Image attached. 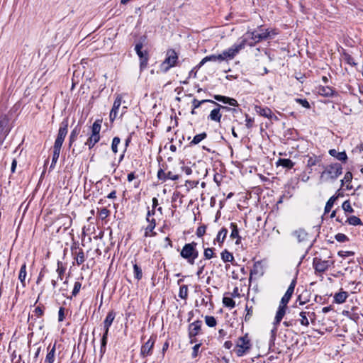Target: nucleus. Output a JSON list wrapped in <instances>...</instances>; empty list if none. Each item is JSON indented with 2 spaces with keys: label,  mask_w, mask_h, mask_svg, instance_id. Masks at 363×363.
Here are the masks:
<instances>
[{
  "label": "nucleus",
  "mask_w": 363,
  "mask_h": 363,
  "mask_svg": "<svg viewBox=\"0 0 363 363\" xmlns=\"http://www.w3.org/2000/svg\"><path fill=\"white\" fill-rule=\"evenodd\" d=\"M156 226L155 220L152 218L151 220V223L147 225V226L145 228V237H152L156 235L155 232H153V230L155 229Z\"/></svg>",
  "instance_id": "7c9ffc66"
},
{
  "label": "nucleus",
  "mask_w": 363,
  "mask_h": 363,
  "mask_svg": "<svg viewBox=\"0 0 363 363\" xmlns=\"http://www.w3.org/2000/svg\"><path fill=\"white\" fill-rule=\"evenodd\" d=\"M221 259L224 262H232L234 259L233 254L228 252L227 250H224L221 254Z\"/></svg>",
  "instance_id": "f704fd0d"
},
{
  "label": "nucleus",
  "mask_w": 363,
  "mask_h": 363,
  "mask_svg": "<svg viewBox=\"0 0 363 363\" xmlns=\"http://www.w3.org/2000/svg\"><path fill=\"white\" fill-rule=\"evenodd\" d=\"M110 211L106 208H103L99 211V216L101 219H105L109 216Z\"/></svg>",
  "instance_id": "680f3d73"
},
{
  "label": "nucleus",
  "mask_w": 363,
  "mask_h": 363,
  "mask_svg": "<svg viewBox=\"0 0 363 363\" xmlns=\"http://www.w3.org/2000/svg\"><path fill=\"white\" fill-rule=\"evenodd\" d=\"M352 179V174L350 172H346L344 178L341 180L342 186L345 184L350 183Z\"/></svg>",
  "instance_id": "5fc2aeb1"
},
{
  "label": "nucleus",
  "mask_w": 363,
  "mask_h": 363,
  "mask_svg": "<svg viewBox=\"0 0 363 363\" xmlns=\"http://www.w3.org/2000/svg\"><path fill=\"white\" fill-rule=\"evenodd\" d=\"M264 274V269L261 262H256L250 271V278L252 276L261 277Z\"/></svg>",
  "instance_id": "412c9836"
},
{
  "label": "nucleus",
  "mask_w": 363,
  "mask_h": 363,
  "mask_svg": "<svg viewBox=\"0 0 363 363\" xmlns=\"http://www.w3.org/2000/svg\"><path fill=\"white\" fill-rule=\"evenodd\" d=\"M196 247L197 243L193 241L190 243L185 244L181 250V257L186 259L189 264H194L196 259L199 257V252Z\"/></svg>",
  "instance_id": "7ed1b4c3"
},
{
  "label": "nucleus",
  "mask_w": 363,
  "mask_h": 363,
  "mask_svg": "<svg viewBox=\"0 0 363 363\" xmlns=\"http://www.w3.org/2000/svg\"><path fill=\"white\" fill-rule=\"evenodd\" d=\"M286 309H287V306H284L279 304L278 310L276 313L275 318H274V325L279 324V323L281 322V320H282L283 317L284 316V315L286 313Z\"/></svg>",
  "instance_id": "4be33fe9"
},
{
  "label": "nucleus",
  "mask_w": 363,
  "mask_h": 363,
  "mask_svg": "<svg viewBox=\"0 0 363 363\" xmlns=\"http://www.w3.org/2000/svg\"><path fill=\"white\" fill-rule=\"evenodd\" d=\"M206 225L199 226L196 232V234L198 237L201 238L206 233Z\"/></svg>",
  "instance_id": "052dcab7"
},
{
  "label": "nucleus",
  "mask_w": 363,
  "mask_h": 363,
  "mask_svg": "<svg viewBox=\"0 0 363 363\" xmlns=\"http://www.w3.org/2000/svg\"><path fill=\"white\" fill-rule=\"evenodd\" d=\"M155 342V337H150V339L141 347L140 355L143 357L152 354V348Z\"/></svg>",
  "instance_id": "ddd939ff"
},
{
  "label": "nucleus",
  "mask_w": 363,
  "mask_h": 363,
  "mask_svg": "<svg viewBox=\"0 0 363 363\" xmlns=\"http://www.w3.org/2000/svg\"><path fill=\"white\" fill-rule=\"evenodd\" d=\"M57 348V342L55 341L52 345L51 344L47 348V354L45 359V363H54L55 359V353Z\"/></svg>",
  "instance_id": "2eb2a0df"
},
{
  "label": "nucleus",
  "mask_w": 363,
  "mask_h": 363,
  "mask_svg": "<svg viewBox=\"0 0 363 363\" xmlns=\"http://www.w3.org/2000/svg\"><path fill=\"white\" fill-rule=\"evenodd\" d=\"M295 163L290 159L281 158L277 162V166H281L287 169H291L294 167Z\"/></svg>",
  "instance_id": "cd10ccee"
},
{
  "label": "nucleus",
  "mask_w": 363,
  "mask_h": 363,
  "mask_svg": "<svg viewBox=\"0 0 363 363\" xmlns=\"http://www.w3.org/2000/svg\"><path fill=\"white\" fill-rule=\"evenodd\" d=\"M81 286L82 284L79 281H76L74 283V289L72 292L73 296H76L78 294V293L80 291Z\"/></svg>",
  "instance_id": "bf43d9fd"
},
{
  "label": "nucleus",
  "mask_w": 363,
  "mask_h": 363,
  "mask_svg": "<svg viewBox=\"0 0 363 363\" xmlns=\"http://www.w3.org/2000/svg\"><path fill=\"white\" fill-rule=\"evenodd\" d=\"M68 131V121L64 120L60 125L57 138L54 143V147L61 148L65 140V138Z\"/></svg>",
  "instance_id": "6e6552de"
},
{
  "label": "nucleus",
  "mask_w": 363,
  "mask_h": 363,
  "mask_svg": "<svg viewBox=\"0 0 363 363\" xmlns=\"http://www.w3.org/2000/svg\"><path fill=\"white\" fill-rule=\"evenodd\" d=\"M252 347V343L248 335L238 338L234 352L238 357H242L249 352Z\"/></svg>",
  "instance_id": "39448f33"
},
{
  "label": "nucleus",
  "mask_w": 363,
  "mask_h": 363,
  "mask_svg": "<svg viewBox=\"0 0 363 363\" xmlns=\"http://www.w3.org/2000/svg\"><path fill=\"white\" fill-rule=\"evenodd\" d=\"M33 313H34L35 315H36L38 318H39L43 315L44 311L41 307L38 306L35 308Z\"/></svg>",
  "instance_id": "69168bd1"
},
{
  "label": "nucleus",
  "mask_w": 363,
  "mask_h": 363,
  "mask_svg": "<svg viewBox=\"0 0 363 363\" xmlns=\"http://www.w3.org/2000/svg\"><path fill=\"white\" fill-rule=\"evenodd\" d=\"M213 98L218 101H220L223 104H228L232 106H238V101L235 99H233V98H230V97L222 96V95H214Z\"/></svg>",
  "instance_id": "aec40b11"
},
{
  "label": "nucleus",
  "mask_w": 363,
  "mask_h": 363,
  "mask_svg": "<svg viewBox=\"0 0 363 363\" xmlns=\"http://www.w3.org/2000/svg\"><path fill=\"white\" fill-rule=\"evenodd\" d=\"M27 276L26 272V263L23 264L18 274V279L20 280L21 283L22 284L23 286H26V278Z\"/></svg>",
  "instance_id": "2f4dec72"
},
{
  "label": "nucleus",
  "mask_w": 363,
  "mask_h": 363,
  "mask_svg": "<svg viewBox=\"0 0 363 363\" xmlns=\"http://www.w3.org/2000/svg\"><path fill=\"white\" fill-rule=\"evenodd\" d=\"M319 161L320 160L316 156L309 157L307 161V166L310 167L315 166Z\"/></svg>",
  "instance_id": "3c124183"
},
{
  "label": "nucleus",
  "mask_w": 363,
  "mask_h": 363,
  "mask_svg": "<svg viewBox=\"0 0 363 363\" xmlns=\"http://www.w3.org/2000/svg\"><path fill=\"white\" fill-rule=\"evenodd\" d=\"M231 233L230 238L236 239L235 244L239 245L241 242V237L239 235V231L236 223H230Z\"/></svg>",
  "instance_id": "393cba45"
},
{
  "label": "nucleus",
  "mask_w": 363,
  "mask_h": 363,
  "mask_svg": "<svg viewBox=\"0 0 363 363\" xmlns=\"http://www.w3.org/2000/svg\"><path fill=\"white\" fill-rule=\"evenodd\" d=\"M348 297V294L346 291H340L338 293H336L334 296V301L336 303L341 304L343 303L347 298Z\"/></svg>",
  "instance_id": "c756f323"
},
{
  "label": "nucleus",
  "mask_w": 363,
  "mask_h": 363,
  "mask_svg": "<svg viewBox=\"0 0 363 363\" xmlns=\"http://www.w3.org/2000/svg\"><path fill=\"white\" fill-rule=\"evenodd\" d=\"M338 196H339V194L338 195H334L333 196H331L328 201H327V204L328 206H331V207L333 208L335 202L336 201V200L338 199Z\"/></svg>",
  "instance_id": "338daca9"
},
{
  "label": "nucleus",
  "mask_w": 363,
  "mask_h": 363,
  "mask_svg": "<svg viewBox=\"0 0 363 363\" xmlns=\"http://www.w3.org/2000/svg\"><path fill=\"white\" fill-rule=\"evenodd\" d=\"M335 240L340 242H345L348 240V238L343 233H337L335 236Z\"/></svg>",
  "instance_id": "13d9d810"
},
{
  "label": "nucleus",
  "mask_w": 363,
  "mask_h": 363,
  "mask_svg": "<svg viewBox=\"0 0 363 363\" xmlns=\"http://www.w3.org/2000/svg\"><path fill=\"white\" fill-rule=\"evenodd\" d=\"M9 119L6 116L0 117V145H1L9 134L10 129L8 127Z\"/></svg>",
  "instance_id": "f8f14e48"
},
{
  "label": "nucleus",
  "mask_w": 363,
  "mask_h": 363,
  "mask_svg": "<svg viewBox=\"0 0 363 363\" xmlns=\"http://www.w3.org/2000/svg\"><path fill=\"white\" fill-rule=\"evenodd\" d=\"M157 177L160 180H162L163 182H165L167 179L176 181L179 179V175L174 174L170 171L168 172L167 173H165L162 169H160L157 172Z\"/></svg>",
  "instance_id": "dca6fc26"
},
{
  "label": "nucleus",
  "mask_w": 363,
  "mask_h": 363,
  "mask_svg": "<svg viewBox=\"0 0 363 363\" xmlns=\"http://www.w3.org/2000/svg\"><path fill=\"white\" fill-rule=\"evenodd\" d=\"M76 261L78 265L82 264L85 261L84 253L82 249H80L77 253Z\"/></svg>",
  "instance_id": "de8ad7c7"
},
{
  "label": "nucleus",
  "mask_w": 363,
  "mask_h": 363,
  "mask_svg": "<svg viewBox=\"0 0 363 363\" xmlns=\"http://www.w3.org/2000/svg\"><path fill=\"white\" fill-rule=\"evenodd\" d=\"M346 223H348L351 225L357 226V225H362V222L361 219L355 216H350L347 220Z\"/></svg>",
  "instance_id": "e433bc0d"
},
{
  "label": "nucleus",
  "mask_w": 363,
  "mask_h": 363,
  "mask_svg": "<svg viewBox=\"0 0 363 363\" xmlns=\"http://www.w3.org/2000/svg\"><path fill=\"white\" fill-rule=\"evenodd\" d=\"M293 235L296 238L298 242H305L308 238V233L303 229H298L293 233Z\"/></svg>",
  "instance_id": "bb28decb"
},
{
  "label": "nucleus",
  "mask_w": 363,
  "mask_h": 363,
  "mask_svg": "<svg viewBox=\"0 0 363 363\" xmlns=\"http://www.w3.org/2000/svg\"><path fill=\"white\" fill-rule=\"evenodd\" d=\"M202 322L196 320L191 323L189 326V335L190 337H196L199 335L201 328Z\"/></svg>",
  "instance_id": "f3484780"
},
{
  "label": "nucleus",
  "mask_w": 363,
  "mask_h": 363,
  "mask_svg": "<svg viewBox=\"0 0 363 363\" xmlns=\"http://www.w3.org/2000/svg\"><path fill=\"white\" fill-rule=\"evenodd\" d=\"M109 326H106L104 325V334L101 338V347H100V353L101 357H102L104 353L106 352V347L107 344V340H108V334L109 330Z\"/></svg>",
  "instance_id": "6ab92c4d"
},
{
  "label": "nucleus",
  "mask_w": 363,
  "mask_h": 363,
  "mask_svg": "<svg viewBox=\"0 0 363 363\" xmlns=\"http://www.w3.org/2000/svg\"><path fill=\"white\" fill-rule=\"evenodd\" d=\"M296 101L300 104L303 107L309 108L310 104L308 101L306 99H297Z\"/></svg>",
  "instance_id": "0e129e2a"
},
{
  "label": "nucleus",
  "mask_w": 363,
  "mask_h": 363,
  "mask_svg": "<svg viewBox=\"0 0 363 363\" xmlns=\"http://www.w3.org/2000/svg\"><path fill=\"white\" fill-rule=\"evenodd\" d=\"M329 154L332 157L336 158L337 160L341 161V162H346L347 160V156L345 151L337 152L335 149H331L329 150Z\"/></svg>",
  "instance_id": "b1692460"
},
{
  "label": "nucleus",
  "mask_w": 363,
  "mask_h": 363,
  "mask_svg": "<svg viewBox=\"0 0 363 363\" xmlns=\"http://www.w3.org/2000/svg\"><path fill=\"white\" fill-rule=\"evenodd\" d=\"M291 298V296L285 293L284 295L283 296V297L281 298L279 304L282 305L284 306H287V304L289 302Z\"/></svg>",
  "instance_id": "6e6d98bb"
},
{
  "label": "nucleus",
  "mask_w": 363,
  "mask_h": 363,
  "mask_svg": "<svg viewBox=\"0 0 363 363\" xmlns=\"http://www.w3.org/2000/svg\"><path fill=\"white\" fill-rule=\"evenodd\" d=\"M122 101H123V96L121 94H117L116 96V99L114 101L112 109L110 112L109 117H110L111 121H113L116 118V116L118 115V109H119L120 106H121Z\"/></svg>",
  "instance_id": "4468645a"
},
{
  "label": "nucleus",
  "mask_w": 363,
  "mask_h": 363,
  "mask_svg": "<svg viewBox=\"0 0 363 363\" xmlns=\"http://www.w3.org/2000/svg\"><path fill=\"white\" fill-rule=\"evenodd\" d=\"M228 234V230L225 228H222L218 232L216 239L213 240V244L217 242L220 247L222 246Z\"/></svg>",
  "instance_id": "a878e982"
},
{
  "label": "nucleus",
  "mask_w": 363,
  "mask_h": 363,
  "mask_svg": "<svg viewBox=\"0 0 363 363\" xmlns=\"http://www.w3.org/2000/svg\"><path fill=\"white\" fill-rule=\"evenodd\" d=\"M206 324L211 328L215 327L217 324V321L213 316L206 315L205 316Z\"/></svg>",
  "instance_id": "a19ab883"
},
{
  "label": "nucleus",
  "mask_w": 363,
  "mask_h": 363,
  "mask_svg": "<svg viewBox=\"0 0 363 363\" xmlns=\"http://www.w3.org/2000/svg\"><path fill=\"white\" fill-rule=\"evenodd\" d=\"M318 93L324 96H333L335 94L333 89L329 86H323L319 89Z\"/></svg>",
  "instance_id": "473e14b6"
},
{
  "label": "nucleus",
  "mask_w": 363,
  "mask_h": 363,
  "mask_svg": "<svg viewBox=\"0 0 363 363\" xmlns=\"http://www.w3.org/2000/svg\"><path fill=\"white\" fill-rule=\"evenodd\" d=\"M342 173V167L339 163H334L325 167L321 173L320 179L323 182H333Z\"/></svg>",
  "instance_id": "f03ea898"
},
{
  "label": "nucleus",
  "mask_w": 363,
  "mask_h": 363,
  "mask_svg": "<svg viewBox=\"0 0 363 363\" xmlns=\"http://www.w3.org/2000/svg\"><path fill=\"white\" fill-rule=\"evenodd\" d=\"M115 316L116 314L113 311H109L104 321V325L111 327V325L113 323V321L115 319Z\"/></svg>",
  "instance_id": "4c0bfd02"
},
{
  "label": "nucleus",
  "mask_w": 363,
  "mask_h": 363,
  "mask_svg": "<svg viewBox=\"0 0 363 363\" xmlns=\"http://www.w3.org/2000/svg\"><path fill=\"white\" fill-rule=\"evenodd\" d=\"M179 296L182 299H186L188 296V287L186 285L180 286Z\"/></svg>",
  "instance_id": "37998d69"
},
{
  "label": "nucleus",
  "mask_w": 363,
  "mask_h": 363,
  "mask_svg": "<svg viewBox=\"0 0 363 363\" xmlns=\"http://www.w3.org/2000/svg\"><path fill=\"white\" fill-rule=\"evenodd\" d=\"M211 103L214 104V105H216L217 106V108H213L211 111L209 116H208V119L210 120V121H215V122H220V119H221V117H222V114L220 113V110L221 109L227 111H235V108H228L227 106H224L220 105L218 103L215 102L214 101H213V102H211Z\"/></svg>",
  "instance_id": "1a4fd4ad"
},
{
  "label": "nucleus",
  "mask_w": 363,
  "mask_h": 363,
  "mask_svg": "<svg viewBox=\"0 0 363 363\" xmlns=\"http://www.w3.org/2000/svg\"><path fill=\"white\" fill-rule=\"evenodd\" d=\"M255 110L259 115L269 119L272 118L274 116L272 110L268 107H262L261 106L256 105L255 106Z\"/></svg>",
  "instance_id": "a211bd4d"
},
{
  "label": "nucleus",
  "mask_w": 363,
  "mask_h": 363,
  "mask_svg": "<svg viewBox=\"0 0 363 363\" xmlns=\"http://www.w3.org/2000/svg\"><path fill=\"white\" fill-rule=\"evenodd\" d=\"M203 256L206 259H210L215 257V253L213 252V248L207 247L204 249Z\"/></svg>",
  "instance_id": "a18cd8bd"
},
{
  "label": "nucleus",
  "mask_w": 363,
  "mask_h": 363,
  "mask_svg": "<svg viewBox=\"0 0 363 363\" xmlns=\"http://www.w3.org/2000/svg\"><path fill=\"white\" fill-rule=\"evenodd\" d=\"M253 123H254V118L249 117L248 115H246L245 126L248 129H250L253 126Z\"/></svg>",
  "instance_id": "e2e57ef3"
},
{
  "label": "nucleus",
  "mask_w": 363,
  "mask_h": 363,
  "mask_svg": "<svg viewBox=\"0 0 363 363\" xmlns=\"http://www.w3.org/2000/svg\"><path fill=\"white\" fill-rule=\"evenodd\" d=\"M223 303L225 306L228 307L230 308H233L235 306V302L233 301L232 298L230 297H224L223 298Z\"/></svg>",
  "instance_id": "79ce46f5"
},
{
  "label": "nucleus",
  "mask_w": 363,
  "mask_h": 363,
  "mask_svg": "<svg viewBox=\"0 0 363 363\" xmlns=\"http://www.w3.org/2000/svg\"><path fill=\"white\" fill-rule=\"evenodd\" d=\"M61 148L53 146V154L50 168H54L60 157Z\"/></svg>",
  "instance_id": "72a5a7b5"
},
{
  "label": "nucleus",
  "mask_w": 363,
  "mask_h": 363,
  "mask_svg": "<svg viewBox=\"0 0 363 363\" xmlns=\"http://www.w3.org/2000/svg\"><path fill=\"white\" fill-rule=\"evenodd\" d=\"M247 43V39L240 38L237 43L233 44L228 50H224L221 53L223 61L233 60L242 50H243Z\"/></svg>",
  "instance_id": "20e7f679"
},
{
  "label": "nucleus",
  "mask_w": 363,
  "mask_h": 363,
  "mask_svg": "<svg viewBox=\"0 0 363 363\" xmlns=\"http://www.w3.org/2000/svg\"><path fill=\"white\" fill-rule=\"evenodd\" d=\"M277 33L273 29H264L259 27L257 30L253 31H247L242 37V39H247V45L250 47L254 46L256 43L268 38H271L276 35Z\"/></svg>",
  "instance_id": "f257e3e1"
},
{
  "label": "nucleus",
  "mask_w": 363,
  "mask_h": 363,
  "mask_svg": "<svg viewBox=\"0 0 363 363\" xmlns=\"http://www.w3.org/2000/svg\"><path fill=\"white\" fill-rule=\"evenodd\" d=\"M134 277L137 280H140L143 277V272L141 268L137 264H133Z\"/></svg>",
  "instance_id": "ea45409f"
},
{
  "label": "nucleus",
  "mask_w": 363,
  "mask_h": 363,
  "mask_svg": "<svg viewBox=\"0 0 363 363\" xmlns=\"http://www.w3.org/2000/svg\"><path fill=\"white\" fill-rule=\"evenodd\" d=\"M333 264L332 260H323L318 257H314L313 260V266L315 270L319 273L325 272L331 265Z\"/></svg>",
  "instance_id": "9b49d317"
},
{
  "label": "nucleus",
  "mask_w": 363,
  "mask_h": 363,
  "mask_svg": "<svg viewBox=\"0 0 363 363\" xmlns=\"http://www.w3.org/2000/svg\"><path fill=\"white\" fill-rule=\"evenodd\" d=\"M140 58V66L141 69H144L147 67L148 62V54L146 50H141L140 52L137 53Z\"/></svg>",
  "instance_id": "c85d7f7f"
},
{
  "label": "nucleus",
  "mask_w": 363,
  "mask_h": 363,
  "mask_svg": "<svg viewBox=\"0 0 363 363\" xmlns=\"http://www.w3.org/2000/svg\"><path fill=\"white\" fill-rule=\"evenodd\" d=\"M245 310L247 311L246 315L245 316V320L246 322L249 321L251 318L252 313H253V308L252 306H248V305H246Z\"/></svg>",
  "instance_id": "864d4df0"
},
{
  "label": "nucleus",
  "mask_w": 363,
  "mask_h": 363,
  "mask_svg": "<svg viewBox=\"0 0 363 363\" xmlns=\"http://www.w3.org/2000/svg\"><path fill=\"white\" fill-rule=\"evenodd\" d=\"M342 208L345 213H353L354 212V209L352 207L351 203L349 200H347L343 202V203L342 205Z\"/></svg>",
  "instance_id": "49530a36"
},
{
  "label": "nucleus",
  "mask_w": 363,
  "mask_h": 363,
  "mask_svg": "<svg viewBox=\"0 0 363 363\" xmlns=\"http://www.w3.org/2000/svg\"><path fill=\"white\" fill-rule=\"evenodd\" d=\"M223 58L221 54L219 55H211L209 56H206L201 60V61L199 64V67H201L207 62H222Z\"/></svg>",
  "instance_id": "5701e85b"
},
{
  "label": "nucleus",
  "mask_w": 363,
  "mask_h": 363,
  "mask_svg": "<svg viewBox=\"0 0 363 363\" xmlns=\"http://www.w3.org/2000/svg\"><path fill=\"white\" fill-rule=\"evenodd\" d=\"M291 298V296L285 293L284 295L283 296V297L281 298L279 304L282 305L284 306H287V304L289 302Z\"/></svg>",
  "instance_id": "4d7b16f0"
},
{
  "label": "nucleus",
  "mask_w": 363,
  "mask_h": 363,
  "mask_svg": "<svg viewBox=\"0 0 363 363\" xmlns=\"http://www.w3.org/2000/svg\"><path fill=\"white\" fill-rule=\"evenodd\" d=\"M101 120H96L91 126V133L84 145H87L89 149H91L100 140V131L101 128Z\"/></svg>",
  "instance_id": "423d86ee"
},
{
  "label": "nucleus",
  "mask_w": 363,
  "mask_h": 363,
  "mask_svg": "<svg viewBox=\"0 0 363 363\" xmlns=\"http://www.w3.org/2000/svg\"><path fill=\"white\" fill-rule=\"evenodd\" d=\"M207 137V134L203 132L200 134L196 135L191 142V145H197Z\"/></svg>",
  "instance_id": "58836bf2"
},
{
  "label": "nucleus",
  "mask_w": 363,
  "mask_h": 363,
  "mask_svg": "<svg viewBox=\"0 0 363 363\" xmlns=\"http://www.w3.org/2000/svg\"><path fill=\"white\" fill-rule=\"evenodd\" d=\"M121 140L118 137H114L112 140L111 149L112 151L116 154L118 152V146L120 144Z\"/></svg>",
  "instance_id": "8fccbe9b"
},
{
  "label": "nucleus",
  "mask_w": 363,
  "mask_h": 363,
  "mask_svg": "<svg viewBox=\"0 0 363 363\" xmlns=\"http://www.w3.org/2000/svg\"><path fill=\"white\" fill-rule=\"evenodd\" d=\"M209 102H213V100H210V99H203V100H201V101H199L196 99H194L193 101H192V107L194 108V109H196L198 108L202 104H204V103H209Z\"/></svg>",
  "instance_id": "c03bdc74"
},
{
  "label": "nucleus",
  "mask_w": 363,
  "mask_h": 363,
  "mask_svg": "<svg viewBox=\"0 0 363 363\" xmlns=\"http://www.w3.org/2000/svg\"><path fill=\"white\" fill-rule=\"evenodd\" d=\"M178 60V55L174 50H169L166 54V58L160 65V69L167 72L170 68L175 66Z\"/></svg>",
  "instance_id": "0eeeda50"
},
{
  "label": "nucleus",
  "mask_w": 363,
  "mask_h": 363,
  "mask_svg": "<svg viewBox=\"0 0 363 363\" xmlns=\"http://www.w3.org/2000/svg\"><path fill=\"white\" fill-rule=\"evenodd\" d=\"M56 272L58 274V279L62 280V276L65 272V268L62 266V263L60 261L57 262V268Z\"/></svg>",
  "instance_id": "09e8293b"
},
{
  "label": "nucleus",
  "mask_w": 363,
  "mask_h": 363,
  "mask_svg": "<svg viewBox=\"0 0 363 363\" xmlns=\"http://www.w3.org/2000/svg\"><path fill=\"white\" fill-rule=\"evenodd\" d=\"M80 133V128L79 126H76L71 132L69 135V146H72L73 143L77 140V135Z\"/></svg>",
  "instance_id": "c9c22d12"
},
{
  "label": "nucleus",
  "mask_w": 363,
  "mask_h": 363,
  "mask_svg": "<svg viewBox=\"0 0 363 363\" xmlns=\"http://www.w3.org/2000/svg\"><path fill=\"white\" fill-rule=\"evenodd\" d=\"M296 285V278H294L291 281L289 286L288 287V289H287V290L286 291V294H289V295L292 296V295H293V294L294 292V289H295Z\"/></svg>",
  "instance_id": "603ef678"
},
{
  "label": "nucleus",
  "mask_w": 363,
  "mask_h": 363,
  "mask_svg": "<svg viewBox=\"0 0 363 363\" xmlns=\"http://www.w3.org/2000/svg\"><path fill=\"white\" fill-rule=\"evenodd\" d=\"M345 60L349 65H351L352 66H355L357 65V63L354 62V58L350 55H345Z\"/></svg>",
  "instance_id": "774afa93"
},
{
  "label": "nucleus",
  "mask_w": 363,
  "mask_h": 363,
  "mask_svg": "<svg viewBox=\"0 0 363 363\" xmlns=\"http://www.w3.org/2000/svg\"><path fill=\"white\" fill-rule=\"evenodd\" d=\"M305 311H302L299 313L298 321L303 326L308 327L310 324V321L313 323L315 320V313L313 311L309 310V308L306 307Z\"/></svg>",
  "instance_id": "9d476101"
}]
</instances>
